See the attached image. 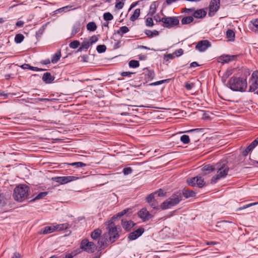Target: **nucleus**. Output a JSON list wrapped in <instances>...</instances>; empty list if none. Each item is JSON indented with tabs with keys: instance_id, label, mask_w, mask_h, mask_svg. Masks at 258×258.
Listing matches in <instances>:
<instances>
[{
	"instance_id": "1",
	"label": "nucleus",
	"mask_w": 258,
	"mask_h": 258,
	"mask_svg": "<svg viewBox=\"0 0 258 258\" xmlns=\"http://www.w3.org/2000/svg\"><path fill=\"white\" fill-rule=\"evenodd\" d=\"M106 229L107 232L102 234V237L99 241L101 249L106 248L108 245V242H114L120 236L116 226L107 227Z\"/></svg>"
},
{
	"instance_id": "2",
	"label": "nucleus",
	"mask_w": 258,
	"mask_h": 258,
	"mask_svg": "<svg viewBox=\"0 0 258 258\" xmlns=\"http://www.w3.org/2000/svg\"><path fill=\"white\" fill-rule=\"evenodd\" d=\"M247 85L246 80L241 77H232L227 83V87L233 91L244 92Z\"/></svg>"
},
{
	"instance_id": "3",
	"label": "nucleus",
	"mask_w": 258,
	"mask_h": 258,
	"mask_svg": "<svg viewBox=\"0 0 258 258\" xmlns=\"http://www.w3.org/2000/svg\"><path fill=\"white\" fill-rule=\"evenodd\" d=\"M216 170H217V174L212 178L211 180L212 184H215L220 179L225 177L228 174L229 168L226 161H223L216 164Z\"/></svg>"
},
{
	"instance_id": "4",
	"label": "nucleus",
	"mask_w": 258,
	"mask_h": 258,
	"mask_svg": "<svg viewBox=\"0 0 258 258\" xmlns=\"http://www.w3.org/2000/svg\"><path fill=\"white\" fill-rule=\"evenodd\" d=\"M181 191H177L173 194L168 199L163 202L160 206L162 210H166L177 205L182 200Z\"/></svg>"
},
{
	"instance_id": "5",
	"label": "nucleus",
	"mask_w": 258,
	"mask_h": 258,
	"mask_svg": "<svg viewBox=\"0 0 258 258\" xmlns=\"http://www.w3.org/2000/svg\"><path fill=\"white\" fill-rule=\"evenodd\" d=\"M29 191V187L27 185L20 184L14 190V199L17 201L22 202L27 198Z\"/></svg>"
},
{
	"instance_id": "6",
	"label": "nucleus",
	"mask_w": 258,
	"mask_h": 258,
	"mask_svg": "<svg viewBox=\"0 0 258 258\" xmlns=\"http://www.w3.org/2000/svg\"><path fill=\"white\" fill-rule=\"evenodd\" d=\"M159 21L162 22V26L167 28L174 27L178 26L179 24V21L176 17L164 16L159 19Z\"/></svg>"
},
{
	"instance_id": "7",
	"label": "nucleus",
	"mask_w": 258,
	"mask_h": 258,
	"mask_svg": "<svg viewBox=\"0 0 258 258\" xmlns=\"http://www.w3.org/2000/svg\"><path fill=\"white\" fill-rule=\"evenodd\" d=\"M97 246L96 244L87 239L83 240L80 244V248L88 253H93L96 249Z\"/></svg>"
},
{
	"instance_id": "8",
	"label": "nucleus",
	"mask_w": 258,
	"mask_h": 258,
	"mask_svg": "<svg viewBox=\"0 0 258 258\" xmlns=\"http://www.w3.org/2000/svg\"><path fill=\"white\" fill-rule=\"evenodd\" d=\"M78 179V177L75 176H56L52 178L53 181L58 182L60 184H64Z\"/></svg>"
},
{
	"instance_id": "9",
	"label": "nucleus",
	"mask_w": 258,
	"mask_h": 258,
	"mask_svg": "<svg viewBox=\"0 0 258 258\" xmlns=\"http://www.w3.org/2000/svg\"><path fill=\"white\" fill-rule=\"evenodd\" d=\"M220 6V0H211L209 6L208 15L210 17L214 16L219 10Z\"/></svg>"
},
{
	"instance_id": "10",
	"label": "nucleus",
	"mask_w": 258,
	"mask_h": 258,
	"mask_svg": "<svg viewBox=\"0 0 258 258\" xmlns=\"http://www.w3.org/2000/svg\"><path fill=\"white\" fill-rule=\"evenodd\" d=\"M128 213H130V214L132 213V209L126 208V209L123 210L122 211L118 212V213H117L116 214H115L112 217L111 220L108 221L107 222V227L116 226L115 224L113 222V220H115L116 219L122 217L123 216H124V215L128 214Z\"/></svg>"
},
{
	"instance_id": "11",
	"label": "nucleus",
	"mask_w": 258,
	"mask_h": 258,
	"mask_svg": "<svg viewBox=\"0 0 258 258\" xmlns=\"http://www.w3.org/2000/svg\"><path fill=\"white\" fill-rule=\"evenodd\" d=\"M249 83V91L253 92L258 89V71L252 73Z\"/></svg>"
},
{
	"instance_id": "12",
	"label": "nucleus",
	"mask_w": 258,
	"mask_h": 258,
	"mask_svg": "<svg viewBox=\"0 0 258 258\" xmlns=\"http://www.w3.org/2000/svg\"><path fill=\"white\" fill-rule=\"evenodd\" d=\"M211 45V44L208 40H201L197 42L195 48L200 52H203L210 47Z\"/></svg>"
},
{
	"instance_id": "13",
	"label": "nucleus",
	"mask_w": 258,
	"mask_h": 258,
	"mask_svg": "<svg viewBox=\"0 0 258 258\" xmlns=\"http://www.w3.org/2000/svg\"><path fill=\"white\" fill-rule=\"evenodd\" d=\"M138 215L144 222L149 220L153 217L146 208L141 209L138 212Z\"/></svg>"
},
{
	"instance_id": "14",
	"label": "nucleus",
	"mask_w": 258,
	"mask_h": 258,
	"mask_svg": "<svg viewBox=\"0 0 258 258\" xmlns=\"http://www.w3.org/2000/svg\"><path fill=\"white\" fill-rule=\"evenodd\" d=\"M102 231L99 228L95 229L90 234V236L91 238L93 240H97V244L99 246V248L101 249V245L99 244V241L102 237Z\"/></svg>"
},
{
	"instance_id": "15",
	"label": "nucleus",
	"mask_w": 258,
	"mask_h": 258,
	"mask_svg": "<svg viewBox=\"0 0 258 258\" xmlns=\"http://www.w3.org/2000/svg\"><path fill=\"white\" fill-rule=\"evenodd\" d=\"M144 229L143 227H140L136 230L130 233L128 236V239L130 240H134L139 237L144 232Z\"/></svg>"
},
{
	"instance_id": "16",
	"label": "nucleus",
	"mask_w": 258,
	"mask_h": 258,
	"mask_svg": "<svg viewBox=\"0 0 258 258\" xmlns=\"http://www.w3.org/2000/svg\"><path fill=\"white\" fill-rule=\"evenodd\" d=\"M135 225V223L132 220L126 221L124 219L121 220V225L126 231H131Z\"/></svg>"
},
{
	"instance_id": "17",
	"label": "nucleus",
	"mask_w": 258,
	"mask_h": 258,
	"mask_svg": "<svg viewBox=\"0 0 258 258\" xmlns=\"http://www.w3.org/2000/svg\"><path fill=\"white\" fill-rule=\"evenodd\" d=\"M55 77L50 73L47 72L43 74L42 80L46 84H50L54 81Z\"/></svg>"
},
{
	"instance_id": "18",
	"label": "nucleus",
	"mask_w": 258,
	"mask_h": 258,
	"mask_svg": "<svg viewBox=\"0 0 258 258\" xmlns=\"http://www.w3.org/2000/svg\"><path fill=\"white\" fill-rule=\"evenodd\" d=\"M55 228L54 225L45 226L41 229L39 233L42 234L51 233L55 231Z\"/></svg>"
},
{
	"instance_id": "19",
	"label": "nucleus",
	"mask_w": 258,
	"mask_h": 258,
	"mask_svg": "<svg viewBox=\"0 0 258 258\" xmlns=\"http://www.w3.org/2000/svg\"><path fill=\"white\" fill-rule=\"evenodd\" d=\"M236 58V55H226L224 56H221L219 58V62L222 63H228L230 61H233L235 58Z\"/></svg>"
},
{
	"instance_id": "20",
	"label": "nucleus",
	"mask_w": 258,
	"mask_h": 258,
	"mask_svg": "<svg viewBox=\"0 0 258 258\" xmlns=\"http://www.w3.org/2000/svg\"><path fill=\"white\" fill-rule=\"evenodd\" d=\"M181 192L182 197L183 196L185 199L194 197L196 196V192L194 190L188 189L184 188Z\"/></svg>"
},
{
	"instance_id": "21",
	"label": "nucleus",
	"mask_w": 258,
	"mask_h": 258,
	"mask_svg": "<svg viewBox=\"0 0 258 258\" xmlns=\"http://www.w3.org/2000/svg\"><path fill=\"white\" fill-rule=\"evenodd\" d=\"M91 45L88 40L84 39L80 44V47L78 49L77 51L80 52L83 50L87 51L90 46Z\"/></svg>"
},
{
	"instance_id": "22",
	"label": "nucleus",
	"mask_w": 258,
	"mask_h": 258,
	"mask_svg": "<svg viewBox=\"0 0 258 258\" xmlns=\"http://www.w3.org/2000/svg\"><path fill=\"white\" fill-rule=\"evenodd\" d=\"M144 70L146 71L145 78L147 81H150L154 78L155 74L153 70H149L148 68H145Z\"/></svg>"
},
{
	"instance_id": "23",
	"label": "nucleus",
	"mask_w": 258,
	"mask_h": 258,
	"mask_svg": "<svg viewBox=\"0 0 258 258\" xmlns=\"http://www.w3.org/2000/svg\"><path fill=\"white\" fill-rule=\"evenodd\" d=\"M207 14L206 11L203 9H199L194 11L193 17L196 18H203Z\"/></svg>"
},
{
	"instance_id": "24",
	"label": "nucleus",
	"mask_w": 258,
	"mask_h": 258,
	"mask_svg": "<svg viewBox=\"0 0 258 258\" xmlns=\"http://www.w3.org/2000/svg\"><path fill=\"white\" fill-rule=\"evenodd\" d=\"M157 7V2H153L150 6V9L148 15L150 16H153L156 12V9Z\"/></svg>"
},
{
	"instance_id": "25",
	"label": "nucleus",
	"mask_w": 258,
	"mask_h": 258,
	"mask_svg": "<svg viewBox=\"0 0 258 258\" xmlns=\"http://www.w3.org/2000/svg\"><path fill=\"white\" fill-rule=\"evenodd\" d=\"M77 8L75 7V5H68L65 7H63L62 8H59L57 9L56 11L58 12V13L60 12H69L72 10H75Z\"/></svg>"
},
{
	"instance_id": "26",
	"label": "nucleus",
	"mask_w": 258,
	"mask_h": 258,
	"mask_svg": "<svg viewBox=\"0 0 258 258\" xmlns=\"http://www.w3.org/2000/svg\"><path fill=\"white\" fill-rule=\"evenodd\" d=\"M144 33L149 38H152L154 36H157L159 35V32L155 30L152 31L150 30L146 29L144 31Z\"/></svg>"
},
{
	"instance_id": "27",
	"label": "nucleus",
	"mask_w": 258,
	"mask_h": 258,
	"mask_svg": "<svg viewBox=\"0 0 258 258\" xmlns=\"http://www.w3.org/2000/svg\"><path fill=\"white\" fill-rule=\"evenodd\" d=\"M192 16H187L183 17L181 20L182 25H187L191 23L194 21Z\"/></svg>"
},
{
	"instance_id": "28",
	"label": "nucleus",
	"mask_w": 258,
	"mask_h": 258,
	"mask_svg": "<svg viewBox=\"0 0 258 258\" xmlns=\"http://www.w3.org/2000/svg\"><path fill=\"white\" fill-rule=\"evenodd\" d=\"M130 30L126 26H122L117 31V33L121 37L125 33L129 32Z\"/></svg>"
},
{
	"instance_id": "29",
	"label": "nucleus",
	"mask_w": 258,
	"mask_h": 258,
	"mask_svg": "<svg viewBox=\"0 0 258 258\" xmlns=\"http://www.w3.org/2000/svg\"><path fill=\"white\" fill-rule=\"evenodd\" d=\"M196 180L197 185L199 187L202 188L203 186H204V185L206 184V182H205L204 179L202 178V177L196 176Z\"/></svg>"
},
{
	"instance_id": "30",
	"label": "nucleus",
	"mask_w": 258,
	"mask_h": 258,
	"mask_svg": "<svg viewBox=\"0 0 258 258\" xmlns=\"http://www.w3.org/2000/svg\"><path fill=\"white\" fill-rule=\"evenodd\" d=\"M140 15V9H137L135 10L133 14L131 16L130 18V20L132 21H136Z\"/></svg>"
},
{
	"instance_id": "31",
	"label": "nucleus",
	"mask_w": 258,
	"mask_h": 258,
	"mask_svg": "<svg viewBox=\"0 0 258 258\" xmlns=\"http://www.w3.org/2000/svg\"><path fill=\"white\" fill-rule=\"evenodd\" d=\"M61 57V53L60 51L56 52L52 57L51 62L53 63H56Z\"/></svg>"
},
{
	"instance_id": "32",
	"label": "nucleus",
	"mask_w": 258,
	"mask_h": 258,
	"mask_svg": "<svg viewBox=\"0 0 258 258\" xmlns=\"http://www.w3.org/2000/svg\"><path fill=\"white\" fill-rule=\"evenodd\" d=\"M87 29L90 31H94L97 29V26L96 23L94 22H90L87 25Z\"/></svg>"
},
{
	"instance_id": "33",
	"label": "nucleus",
	"mask_w": 258,
	"mask_h": 258,
	"mask_svg": "<svg viewBox=\"0 0 258 258\" xmlns=\"http://www.w3.org/2000/svg\"><path fill=\"white\" fill-rule=\"evenodd\" d=\"M69 165L74 166L76 168H81L87 166V164L82 162H76L68 164Z\"/></svg>"
},
{
	"instance_id": "34",
	"label": "nucleus",
	"mask_w": 258,
	"mask_h": 258,
	"mask_svg": "<svg viewBox=\"0 0 258 258\" xmlns=\"http://www.w3.org/2000/svg\"><path fill=\"white\" fill-rule=\"evenodd\" d=\"M24 39V36L22 34H17L15 37V41L16 43H21Z\"/></svg>"
},
{
	"instance_id": "35",
	"label": "nucleus",
	"mask_w": 258,
	"mask_h": 258,
	"mask_svg": "<svg viewBox=\"0 0 258 258\" xmlns=\"http://www.w3.org/2000/svg\"><path fill=\"white\" fill-rule=\"evenodd\" d=\"M7 200L5 195L0 193V207H4L7 204Z\"/></svg>"
},
{
	"instance_id": "36",
	"label": "nucleus",
	"mask_w": 258,
	"mask_h": 258,
	"mask_svg": "<svg viewBox=\"0 0 258 258\" xmlns=\"http://www.w3.org/2000/svg\"><path fill=\"white\" fill-rule=\"evenodd\" d=\"M181 142L184 144H187L190 142V139L189 136L186 135H183L180 137Z\"/></svg>"
},
{
	"instance_id": "37",
	"label": "nucleus",
	"mask_w": 258,
	"mask_h": 258,
	"mask_svg": "<svg viewBox=\"0 0 258 258\" xmlns=\"http://www.w3.org/2000/svg\"><path fill=\"white\" fill-rule=\"evenodd\" d=\"M80 45V43L78 40H74L71 42L69 44L70 47L72 49H76L78 48Z\"/></svg>"
},
{
	"instance_id": "38",
	"label": "nucleus",
	"mask_w": 258,
	"mask_h": 258,
	"mask_svg": "<svg viewBox=\"0 0 258 258\" xmlns=\"http://www.w3.org/2000/svg\"><path fill=\"white\" fill-rule=\"evenodd\" d=\"M203 170L210 171L216 170V165L214 166H212L211 165H206L203 167Z\"/></svg>"
},
{
	"instance_id": "39",
	"label": "nucleus",
	"mask_w": 258,
	"mask_h": 258,
	"mask_svg": "<svg viewBox=\"0 0 258 258\" xmlns=\"http://www.w3.org/2000/svg\"><path fill=\"white\" fill-rule=\"evenodd\" d=\"M129 67L132 68H136L140 65L139 62L138 60H132L128 63Z\"/></svg>"
},
{
	"instance_id": "40",
	"label": "nucleus",
	"mask_w": 258,
	"mask_h": 258,
	"mask_svg": "<svg viewBox=\"0 0 258 258\" xmlns=\"http://www.w3.org/2000/svg\"><path fill=\"white\" fill-rule=\"evenodd\" d=\"M123 1L124 0H116L115 3V8L118 10L121 9L124 6Z\"/></svg>"
},
{
	"instance_id": "41",
	"label": "nucleus",
	"mask_w": 258,
	"mask_h": 258,
	"mask_svg": "<svg viewBox=\"0 0 258 258\" xmlns=\"http://www.w3.org/2000/svg\"><path fill=\"white\" fill-rule=\"evenodd\" d=\"M80 27L79 24H75L74 25L72 31V35H75L80 30Z\"/></svg>"
},
{
	"instance_id": "42",
	"label": "nucleus",
	"mask_w": 258,
	"mask_h": 258,
	"mask_svg": "<svg viewBox=\"0 0 258 258\" xmlns=\"http://www.w3.org/2000/svg\"><path fill=\"white\" fill-rule=\"evenodd\" d=\"M196 180V177H192L187 180V183L190 186H195L197 185Z\"/></svg>"
},
{
	"instance_id": "43",
	"label": "nucleus",
	"mask_w": 258,
	"mask_h": 258,
	"mask_svg": "<svg viewBox=\"0 0 258 258\" xmlns=\"http://www.w3.org/2000/svg\"><path fill=\"white\" fill-rule=\"evenodd\" d=\"M55 227V231H61L67 228V224H58L54 226Z\"/></svg>"
},
{
	"instance_id": "44",
	"label": "nucleus",
	"mask_w": 258,
	"mask_h": 258,
	"mask_svg": "<svg viewBox=\"0 0 258 258\" xmlns=\"http://www.w3.org/2000/svg\"><path fill=\"white\" fill-rule=\"evenodd\" d=\"M47 194L48 192L46 191L41 192L36 197H35L32 201L42 199L45 197H46L47 195Z\"/></svg>"
},
{
	"instance_id": "45",
	"label": "nucleus",
	"mask_w": 258,
	"mask_h": 258,
	"mask_svg": "<svg viewBox=\"0 0 258 258\" xmlns=\"http://www.w3.org/2000/svg\"><path fill=\"white\" fill-rule=\"evenodd\" d=\"M103 18L105 21H111L113 19V15L109 12L105 13L103 15Z\"/></svg>"
},
{
	"instance_id": "46",
	"label": "nucleus",
	"mask_w": 258,
	"mask_h": 258,
	"mask_svg": "<svg viewBox=\"0 0 258 258\" xmlns=\"http://www.w3.org/2000/svg\"><path fill=\"white\" fill-rule=\"evenodd\" d=\"M226 37L230 39L235 37V33L232 30L228 29L226 32Z\"/></svg>"
},
{
	"instance_id": "47",
	"label": "nucleus",
	"mask_w": 258,
	"mask_h": 258,
	"mask_svg": "<svg viewBox=\"0 0 258 258\" xmlns=\"http://www.w3.org/2000/svg\"><path fill=\"white\" fill-rule=\"evenodd\" d=\"M106 47L105 45H99L97 46L96 50L98 53H103L106 51Z\"/></svg>"
},
{
	"instance_id": "48",
	"label": "nucleus",
	"mask_w": 258,
	"mask_h": 258,
	"mask_svg": "<svg viewBox=\"0 0 258 258\" xmlns=\"http://www.w3.org/2000/svg\"><path fill=\"white\" fill-rule=\"evenodd\" d=\"M155 194L154 192H153L151 194H150L146 198V202L149 203L153 201H154L155 199Z\"/></svg>"
},
{
	"instance_id": "49",
	"label": "nucleus",
	"mask_w": 258,
	"mask_h": 258,
	"mask_svg": "<svg viewBox=\"0 0 258 258\" xmlns=\"http://www.w3.org/2000/svg\"><path fill=\"white\" fill-rule=\"evenodd\" d=\"M114 43L112 46V49H116L119 48L120 47L121 42L119 40H116L115 39L113 40Z\"/></svg>"
},
{
	"instance_id": "50",
	"label": "nucleus",
	"mask_w": 258,
	"mask_h": 258,
	"mask_svg": "<svg viewBox=\"0 0 258 258\" xmlns=\"http://www.w3.org/2000/svg\"><path fill=\"white\" fill-rule=\"evenodd\" d=\"M146 25L148 27H152L154 25L153 21L152 18L148 17L146 18Z\"/></svg>"
},
{
	"instance_id": "51",
	"label": "nucleus",
	"mask_w": 258,
	"mask_h": 258,
	"mask_svg": "<svg viewBox=\"0 0 258 258\" xmlns=\"http://www.w3.org/2000/svg\"><path fill=\"white\" fill-rule=\"evenodd\" d=\"M133 169L131 167H125L123 169L122 172L124 175L130 174L132 173Z\"/></svg>"
},
{
	"instance_id": "52",
	"label": "nucleus",
	"mask_w": 258,
	"mask_h": 258,
	"mask_svg": "<svg viewBox=\"0 0 258 258\" xmlns=\"http://www.w3.org/2000/svg\"><path fill=\"white\" fill-rule=\"evenodd\" d=\"M150 206L154 209H158V202L157 200H155L150 203H149Z\"/></svg>"
},
{
	"instance_id": "53",
	"label": "nucleus",
	"mask_w": 258,
	"mask_h": 258,
	"mask_svg": "<svg viewBox=\"0 0 258 258\" xmlns=\"http://www.w3.org/2000/svg\"><path fill=\"white\" fill-rule=\"evenodd\" d=\"M184 87H185V88L187 90H191L193 87H195V83H190V82H186V83H185Z\"/></svg>"
},
{
	"instance_id": "54",
	"label": "nucleus",
	"mask_w": 258,
	"mask_h": 258,
	"mask_svg": "<svg viewBox=\"0 0 258 258\" xmlns=\"http://www.w3.org/2000/svg\"><path fill=\"white\" fill-rule=\"evenodd\" d=\"M258 204V202H255V203H250V204H247V205H244L242 207H241L240 208H238V210H244L246 208H249L251 206H254V205H256Z\"/></svg>"
},
{
	"instance_id": "55",
	"label": "nucleus",
	"mask_w": 258,
	"mask_h": 258,
	"mask_svg": "<svg viewBox=\"0 0 258 258\" xmlns=\"http://www.w3.org/2000/svg\"><path fill=\"white\" fill-rule=\"evenodd\" d=\"M168 79H166V80H161V81H157V82H154V83H152L151 84H150V86H157V85H160V84H162L164 83H165V82H168Z\"/></svg>"
},
{
	"instance_id": "56",
	"label": "nucleus",
	"mask_w": 258,
	"mask_h": 258,
	"mask_svg": "<svg viewBox=\"0 0 258 258\" xmlns=\"http://www.w3.org/2000/svg\"><path fill=\"white\" fill-rule=\"evenodd\" d=\"M98 38L97 36L93 35L90 38V39L88 40V41H89V42L92 45L93 43L96 42L98 41Z\"/></svg>"
},
{
	"instance_id": "57",
	"label": "nucleus",
	"mask_w": 258,
	"mask_h": 258,
	"mask_svg": "<svg viewBox=\"0 0 258 258\" xmlns=\"http://www.w3.org/2000/svg\"><path fill=\"white\" fill-rule=\"evenodd\" d=\"M155 195H157L158 197H164L166 195V192H164L162 189H159L156 191L154 192Z\"/></svg>"
},
{
	"instance_id": "58",
	"label": "nucleus",
	"mask_w": 258,
	"mask_h": 258,
	"mask_svg": "<svg viewBox=\"0 0 258 258\" xmlns=\"http://www.w3.org/2000/svg\"><path fill=\"white\" fill-rule=\"evenodd\" d=\"M183 53V50L181 48L177 49L174 52V55H176V56H180L182 55Z\"/></svg>"
},
{
	"instance_id": "59",
	"label": "nucleus",
	"mask_w": 258,
	"mask_h": 258,
	"mask_svg": "<svg viewBox=\"0 0 258 258\" xmlns=\"http://www.w3.org/2000/svg\"><path fill=\"white\" fill-rule=\"evenodd\" d=\"M251 22L255 30H258V19L252 20Z\"/></svg>"
},
{
	"instance_id": "60",
	"label": "nucleus",
	"mask_w": 258,
	"mask_h": 258,
	"mask_svg": "<svg viewBox=\"0 0 258 258\" xmlns=\"http://www.w3.org/2000/svg\"><path fill=\"white\" fill-rule=\"evenodd\" d=\"M76 254L77 253L75 252L67 253L66 254V258H74V256H75Z\"/></svg>"
},
{
	"instance_id": "61",
	"label": "nucleus",
	"mask_w": 258,
	"mask_h": 258,
	"mask_svg": "<svg viewBox=\"0 0 258 258\" xmlns=\"http://www.w3.org/2000/svg\"><path fill=\"white\" fill-rule=\"evenodd\" d=\"M133 73L130 72H123L121 73V75L122 77H130L132 74H133Z\"/></svg>"
},
{
	"instance_id": "62",
	"label": "nucleus",
	"mask_w": 258,
	"mask_h": 258,
	"mask_svg": "<svg viewBox=\"0 0 258 258\" xmlns=\"http://www.w3.org/2000/svg\"><path fill=\"white\" fill-rule=\"evenodd\" d=\"M257 145H258V143H257L254 140L249 145V148H252V149H253Z\"/></svg>"
},
{
	"instance_id": "63",
	"label": "nucleus",
	"mask_w": 258,
	"mask_h": 258,
	"mask_svg": "<svg viewBox=\"0 0 258 258\" xmlns=\"http://www.w3.org/2000/svg\"><path fill=\"white\" fill-rule=\"evenodd\" d=\"M253 149L252 148H249V146H248L243 152V154L244 156H246L249 152L251 151Z\"/></svg>"
},
{
	"instance_id": "64",
	"label": "nucleus",
	"mask_w": 258,
	"mask_h": 258,
	"mask_svg": "<svg viewBox=\"0 0 258 258\" xmlns=\"http://www.w3.org/2000/svg\"><path fill=\"white\" fill-rule=\"evenodd\" d=\"M21 255L19 252H14L11 257V258H21Z\"/></svg>"
}]
</instances>
